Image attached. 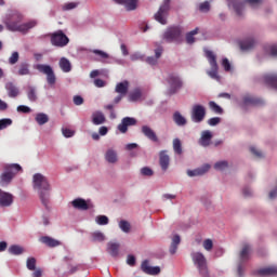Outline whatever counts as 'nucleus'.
Returning <instances> with one entry per match:
<instances>
[{
  "mask_svg": "<svg viewBox=\"0 0 277 277\" xmlns=\"http://www.w3.org/2000/svg\"><path fill=\"white\" fill-rule=\"evenodd\" d=\"M23 19L24 15L22 13L18 11H12L5 16L3 24L9 31H18L22 34H27L30 29L38 25V22L35 19L22 24Z\"/></svg>",
  "mask_w": 277,
  "mask_h": 277,
  "instance_id": "nucleus-1",
  "label": "nucleus"
},
{
  "mask_svg": "<svg viewBox=\"0 0 277 277\" xmlns=\"http://www.w3.org/2000/svg\"><path fill=\"white\" fill-rule=\"evenodd\" d=\"M34 189H37L41 205L49 209L51 185L47 176L36 173L32 176Z\"/></svg>",
  "mask_w": 277,
  "mask_h": 277,
  "instance_id": "nucleus-2",
  "label": "nucleus"
},
{
  "mask_svg": "<svg viewBox=\"0 0 277 277\" xmlns=\"http://www.w3.org/2000/svg\"><path fill=\"white\" fill-rule=\"evenodd\" d=\"M192 260L201 277H210L207 259L201 252L192 253Z\"/></svg>",
  "mask_w": 277,
  "mask_h": 277,
  "instance_id": "nucleus-3",
  "label": "nucleus"
},
{
  "mask_svg": "<svg viewBox=\"0 0 277 277\" xmlns=\"http://www.w3.org/2000/svg\"><path fill=\"white\" fill-rule=\"evenodd\" d=\"M183 29L179 26H170L166 29V31L162 35V39L166 42H176L182 43L183 42Z\"/></svg>",
  "mask_w": 277,
  "mask_h": 277,
  "instance_id": "nucleus-4",
  "label": "nucleus"
},
{
  "mask_svg": "<svg viewBox=\"0 0 277 277\" xmlns=\"http://www.w3.org/2000/svg\"><path fill=\"white\" fill-rule=\"evenodd\" d=\"M229 6H233L238 16H242L246 3H249L252 8H255L263 3L264 0H226Z\"/></svg>",
  "mask_w": 277,
  "mask_h": 277,
  "instance_id": "nucleus-5",
  "label": "nucleus"
},
{
  "mask_svg": "<svg viewBox=\"0 0 277 277\" xmlns=\"http://www.w3.org/2000/svg\"><path fill=\"white\" fill-rule=\"evenodd\" d=\"M206 57L210 64V71H208L207 74L209 75V77H211L212 79L215 80H220V76H219V65H217V58L216 55L212 52V51H205Z\"/></svg>",
  "mask_w": 277,
  "mask_h": 277,
  "instance_id": "nucleus-6",
  "label": "nucleus"
},
{
  "mask_svg": "<svg viewBox=\"0 0 277 277\" xmlns=\"http://www.w3.org/2000/svg\"><path fill=\"white\" fill-rule=\"evenodd\" d=\"M171 0H163V3L160 5L158 12L154 15L155 21L160 23L161 25H167V17L170 11Z\"/></svg>",
  "mask_w": 277,
  "mask_h": 277,
  "instance_id": "nucleus-7",
  "label": "nucleus"
},
{
  "mask_svg": "<svg viewBox=\"0 0 277 277\" xmlns=\"http://www.w3.org/2000/svg\"><path fill=\"white\" fill-rule=\"evenodd\" d=\"M166 81L169 84V94H175L180 89L183 88V81L176 74H169Z\"/></svg>",
  "mask_w": 277,
  "mask_h": 277,
  "instance_id": "nucleus-8",
  "label": "nucleus"
},
{
  "mask_svg": "<svg viewBox=\"0 0 277 277\" xmlns=\"http://www.w3.org/2000/svg\"><path fill=\"white\" fill-rule=\"evenodd\" d=\"M35 68L47 76V82L49 85H54L56 83V75L50 65L38 64Z\"/></svg>",
  "mask_w": 277,
  "mask_h": 277,
  "instance_id": "nucleus-9",
  "label": "nucleus"
},
{
  "mask_svg": "<svg viewBox=\"0 0 277 277\" xmlns=\"http://www.w3.org/2000/svg\"><path fill=\"white\" fill-rule=\"evenodd\" d=\"M207 116V109L203 105L196 104L192 108L190 119L196 123H200Z\"/></svg>",
  "mask_w": 277,
  "mask_h": 277,
  "instance_id": "nucleus-10",
  "label": "nucleus"
},
{
  "mask_svg": "<svg viewBox=\"0 0 277 277\" xmlns=\"http://www.w3.org/2000/svg\"><path fill=\"white\" fill-rule=\"evenodd\" d=\"M69 43V38L62 31L58 30L51 35V44L57 48H64Z\"/></svg>",
  "mask_w": 277,
  "mask_h": 277,
  "instance_id": "nucleus-11",
  "label": "nucleus"
},
{
  "mask_svg": "<svg viewBox=\"0 0 277 277\" xmlns=\"http://www.w3.org/2000/svg\"><path fill=\"white\" fill-rule=\"evenodd\" d=\"M71 207L78 211H88V209H93V203L90 200H84L82 198H76L71 201Z\"/></svg>",
  "mask_w": 277,
  "mask_h": 277,
  "instance_id": "nucleus-12",
  "label": "nucleus"
},
{
  "mask_svg": "<svg viewBox=\"0 0 277 277\" xmlns=\"http://www.w3.org/2000/svg\"><path fill=\"white\" fill-rule=\"evenodd\" d=\"M141 269L144 274L149 276H157L161 273V268L159 266H150L148 260L142 262Z\"/></svg>",
  "mask_w": 277,
  "mask_h": 277,
  "instance_id": "nucleus-13",
  "label": "nucleus"
},
{
  "mask_svg": "<svg viewBox=\"0 0 277 277\" xmlns=\"http://www.w3.org/2000/svg\"><path fill=\"white\" fill-rule=\"evenodd\" d=\"M137 123L135 118H131V117H124L121 122L118 124V130L121 133H127L128 132V128L135 126Z\"/></svg>",
  "mask_w": 277,
  "mask_h": 277,
  "instance_id": "nucleus-14",
  "label": "nucleus"
},
{
  "mask_svg": "<svg viewBox=\"0 0 277 277\" xmlns=\"http://www.w3.org/2000/svg\"><path fill=\"white\" fill-rule=\"evenodd\" d=\"M213 138V133L210 130H205L201 132V136L198 141L199 145L202 147H209Z\"/></svg>",
  "mask_w": 277,
  "mask_h": 277,
  "instance_id": "nucleus-15",
  "label": "nucleus"
},
{
  "mask_svg": "<svg viewBox=\"0 0 277 277\" xmlns=\"http://www.w3.org/2000/svg\"><path fill=\"white\" fill-rule=\"evenodd\" d=\"M4 89L11 98H16L21 94L19 88L13 82H6Z\"/></svg>",
  "mask_w": 277,
  "mask_h": 277,
  "instance_id": "nucleus-16",
  "label": "nucleus"
},
{
  "mask_svg": "<svg viewBox=\"0 0 277 277\" xmlns=\"http://www.w3.org/2000/svg\"><path fill=\"white\" fill-rule=\"evenodd\" d=\"M141 132L146 136L149 141L158 143L159 137L157 133L148 126H142Z\"/></svg>",
  "mask_w": 277,
  "mask_h": 277,
  "instance_id": "nucleus-17",
  "label": "nucleus"
},
{
  "mask_svg": "<svg viewBox=\"0 0 277 277\" xmlns=\"http://www.w3.org/2000/svg\"><path fill=\"white\" fill-rule=\"evenodd\" d=\"M39 241L48 248H58V246H62V241L54 239L50 236H42L39 238Z\"/></svg>",
  "mask_w": 277,
  "mask_h": 277,
  "instance_id": "nucleus-18",
  "label": "nucleus"
},
{
  "mask_svg": "<svg viewBox=\"0 0 277 277\" xmlns=\"http://www.w3.org/2000/svg\"><path fill=\"white\" fill-rule=\"evenodd\" d=\"M159 164L163 172H167L170 166V157L167 155V150H161L159 153Z\"/></svg>",
  "mask_w": 277,
  "mask_h": 277,
  "instance_id": "nucleus-19",
  "label": "nucleus"
},
{
  "mask_svg": "<svg viewBox=\"0 0 277 277\" xmlns=\"http://www.w3.org/2000/svg\"><path fill=\"white\" fill-rule=\"evenodd\" d=\"M251 254V246L248 243H245L242 246L241 251L239 252V263H246L250 260Z\"/></svg>",
  "mask_w": 277,
  "mask_h": 277,
  "instance_id": "nucleus-20",
  "label": "nucleus"
},
{
  "mask_svg": "<svg viewBox=\"0 0 277 277\" xmlns=\"http://www.w3.org/2000/svg\"><path fill=\"white\" fill-rule=\"evenodd\" d=\"M117 4H121L127 11H134L137 9L138 0H114Z\"/></svg>",
  "mask_w": 277,
  "mask_h": 277,
  "instance_id": "nucleus-21",
  "label": "nucleus"
},
{
  "mask_svg": "<svg viewBox=\"0 0 277 277\" xmlns=\"http://www.w3.org/2000/svg\"><path fill=\"white\" fill-rule=\"evenodd\" d=\"M3 170L10 173L11 176H16L18 172H23V168L18 163L4 164Z\"/></svg>",
  "mask_w": 277,
  "mask_h": 277,
  "instance_id": "nucleus-22",
  "label": "nucleus"
},
{
  "mask_svg": "<svg viewBox=\"0 0 277 277\" xmlns=\"http://www.w3.org/2000/svg\"><path fill=\"white\" fill-rule=\"evenodd\" d=\"M256 275L260 277L277 276V266H269L256 271Z\"/></svg>",
  "mask_w": 277,
  "mask_h": 277,
  "instance_id": "nucleus-23",
  "label": "nucleus"
},
{
  "mask_svg": "<svg viewBox=\"0 0 277 277\" xmlns=\"http://www.w3.org/2000/svg\"><path fill=\"white\" fill-rule=\"evenodd\" d=\"M13 195L10 193H1L0 207H11V205H13Z\"/></svg>",
  "mask_w": 277,
  "mask_h": 277,
  "instance_id": "nucleus-24",
  "label": "nucleus"
},
{
  "mask_svg": "<svg viewBox=\"0 0 277 277\" xmlns=\"http://www.w3.org/2000/svg\"><path fill=\"white\" fill-rule=\"evenodd\" d=\"M211 166L210 164H205L200 169H195V170H188L187 175L189 176H202V174H207L209 172Z\"/></svg>",
  "mask_w": 277,
  "mask_h": 277,
  "instance_id": "nucleus-25",
  "label": "nucleus"
},
{
  "mask_svg": "<svg viewBox=\"0 0 277 277\" xmlns=\"http://www.w3.org/2000/svg\"><path fill=\"white\" fill-rule=\"evenodd\" d=\"M120 245L117 242L107 243V252L111 258H118Z\"/></svg>",
  "mask_w": 277,
  "mask_h": 277,
  "instance_id": "nucleus-26",
  "label": "nucleus"
},
{
  "mask_svg": "<svg viewBox=\"0 0 277 277\" xmlns=\"http://www.w3.org/2000/svg\"><path fill=\"white\" fill-rule=\"evenodd\" d=\"M181 243V237L179 235H174L169 248V252L171 255H175Z\"/></svg>",
  "mask_w": 277,
  "mask_h": 277,
  "instance_id": "nucleus-27",
  "label": "nucleus"
},
{
  "mask_svg": "<svg viewBox=\"0 0 277 277\" xmlns=\"http://www.w3.org/2000/svg\"><path fill=\"white\" fill-rule=\"evenodd\" d=\"M243 104L259 106V105H263L264 101L259 97H253L251 95H247L243 97Z\"/></svg>",
  "mask_w": 277,
  "mask_h": 277,
  "instance_id": "nucleus-28",
  "label": "nucleus"
},
{
  "mask_svg": "<svg viewBox=\"0 0 277 277\" xmlns=\"http://www.w3.org/2000/svg\"><path fill=\"white\" fill-rule=\"evenodd\" d=\"M129 91V81H122L116 84L115 92L120 95H127Z\"/></svg>",
  "mask_w": 277,
  "mask_h": 277,
  "instance_id": "nucleus-29",
  "label": "nucleus"
},
{
  "mask_svg": "<svg viewBox=\"0 0 277 277\" xmlns=\"http://www.w3.org/2000/svg\"><path fill=\"white\" fill-rule=\"evenodd\" d=\"M264 81L267 85L277 90V75H275V74L265 75Z\"/></svg>",
  "mask_w": 277,
  "mask_h": 277,
  "instance_id": "nucleus-30",
  "label": "nucleus"
},
{
  "mask_svg": "<svg viewBox=\"0 0 277 277\" xmlns=\"http://www.w3.org/2000/svg\"><path fill=\"white\" fill-rule=\"evenodd\" d=\"M106 121V117L103 113L96 111L92 114V123L95 126H100Z\"/></svg>",
  "mask_w": 277,
  "mask_h": 277,
  "instance_id": "nucleus-31",
  "label": "nucleus"
},
{
  "mask_svg": "<svg viewBox=\"0 0 277 277\" xmlns=\"http://www.w3.org/2000/svg\"><path fill=\"white\" fill-rule=\"evenodd\" d=\"M162 52H163V48L162 47H159L155 50V57H147L146 58V62L149 64V65H156L158 63V58L161 57L162 55Z\"/></svg>",
  "mask_w": 277,
  "mask_h": 277,
  "instance_id": "nucleus-32",
  "label": "nucleus"
},
{
  "mask_svg": "<svg viewBox=\"0 0 277 277\" xmlns=\"http://www.w3.org/2000/svg\"><path fill=\"white\" fill-rule=\"evenodd\" d=\"M105 160L109 163H116L118 161V154L114 149H107L105 153Z\"/></svg>",
  "mask_w": 277,
  "mask_h": 277,
  "instance_id": "nucleus-33",
  "label": "nucleus"
},
{
  "mask_svg": "<svg viewBox=\"0 0 277 277\" xmlns=\"http://www.w3.org/2000/svg\"><path fill=\"white\" fill-rule=\"evenodd\" d=\"M14 177L6 170H3V172L0 174V185H10Z\"/></svg>",
  "mask_w": 277,
  "mask_h": 277,
  "instance_id": "nucleus-34",
  "label": "nucleus"
},
{
  "mask_svg": "<svg viewBox=\"0 0 277 277\" xmlns=\"http://www.w3.org/2000/svg\"><path fill=\"white\" fill-rule=\"evenodd\" d=\"M58 66L60 68L64 71V72H69L71 71V63L69 60L62 57L58 62Z\"/></svg>",
  "mask_w": 277,
  "mask_h": 277,
  "instance_id": "nucleus-35",
  "label": "nucleus"
},
{
  "mask_svg": "<svg viewBox=\"0 0 277 277\" xmlns=\"http://www.w3.org/2000/svg\"><path fill=\"white\" fill-rule=\"evenodd\" d=\"M256 44V41L254 39H246L242 42H240V49L243 51H249L253 49Z\"/></svg>",
  "mask_w": 277,
  "mask_h": 277,
  "instance_id": "nucleus-36",
  "label": "nucleus"
},
{
  "mask_svg": "<svg viewBox=\"0 0 277 277\" xmlns=\"http://www.w3.org/2000/svg\"><path fill=\"white\" fill-rule=\"evenodd\" d=\"M173 121H174L177 126H186V124H187L186 118H185L180 111H175V113L173 114Z\"/></svg>",
  "mask_w": 277,
  "mask_h": 277,
  "instance_id": "nucleus-37",
  "label": "nucleus"
},
{
  "mask_svg": "<svg viewBox=\"0 0 277 277\" xmlns=\"http://www.w3.org/2000/svg\"><path fill=\"white\" fill-rule=\"evenodd\" d=\"M17 75H18V76H27V75H30L29 64H28V63H21V64L18 65Z\"/></svg>",
  "mask_w": 277,
  "mask_h": 277,
  "instance_id": "nucleus-38",
  "label": "nucleus"
},
{
  "mask_svg": "<svg viewBox=\"0 0 277 277\" xmlns=\"http://www.w3.org/2000/svg\"><path fill=\"white\" fill-rule=\"evenodd\" d=\"M35 120L38 124L43 126L49 122V116L40 113L36 115Z\"/></svg>",
  "mask_w": 277,
  "mask_h": 277,
  "instance_id": "nucleus-39",
  "label": "nucleus"
},
{
  "mask_svg": "<svg viewBox=\"0 0 277 277\" xmlns=\"http://www.w3.org/2000/svg\"><path fill=\"white\" fill-rule=\"evenodd\" d=\"M142 97V91L140 89H135L133 90L130 94H129V101L130 102H136Z\"/></svg>",
  "mask_w": 277,
  "mask_h": 277,
  "instance_id": "nucleus-40",
  "label": "nucleus"
},
{
  "mask_svg": "<svg viewBox=\"0 0 277 277\" xmlns=\"http://www.w3.org/2000/svg\"><path fill=\"white\" fill-rule=\"evenodd\" d=\"M173 150H174V153H176L177 155H182V154H183L182 142H181L180 138H174V140H173Z\"/></svg>",
  "mask_w": 277,
  "mask_h": 277,
  "instance_id": "nucleus-41",
  "label": "nucleus"
},
{
  "mask_svg": "<svg viewBox=\"0 0 277 277\" xmlns=\"http://www.w3.org/2000/svg\"><path fill=\"white\" fill-rule=\"evenodd\" d=\"M9 252L12 255H21L24 252V249L17 245H12L11 247H9Z\"/></svg>",
  "mask_w": 277,
  "mask_h": 277,
  "instance_id": "nucleus-42",
  "label": "nucleus"
},
{
  "mask_svg": "<svg viewBox=\"0 0 277 277\" xmlns=\"http://www.w3.org/2000/svg\"><path fill=\"white\" fill-rule=\"evenodd\" d=\"M198 31H199V28H196L193 31L187 32L186 34V43H188V44L195 43V41H196L195 36L198 34Z\"/></svg>",
  "mask_w": 277,
  "mask_h": 277,
  "instance_id": "nucleus-43",
  "label": "nucleus"
},
{
  "mask_svg": "<svg viewBox=\"0 0 277 277\" xmlns=\"http://www.w3.org/2000/svg\"><path fill=\"white\" fill-rule=\"evenodd\" d=\"M36 265H37V260L35 258H28L26 261V268L29 272H35L36 271Z\"/></svg>",
  "mask_w": 277,
  "mask_h": 277,
  "instance_id": "nucleus-44",
  "label": "nucleus"
},
{
  "mask_svg": "<svg viewBox=\"0 0 277 277\" xmlns=\"http://www.w3.org/2000/svg\"><path fill=\"white\" fill-rule=\"evenodd\" d=\"M118 226L122 233H130L131 230V224L128 221L121 220Z\"/></svg>",
  "mask_w": 277,
  "mask_h": 277,
  "instance_id": "nucleus-45",
  "label": "nucleus"
},
{
  "mask_svg": "<svg viewBox=\"0 0 277 277\" xmlns=\"http://www.w3.org/2000/svg\"><path fill=\"white\" fill-rule=\"evenodd\" d=\"M95 222L98 226H106V224H109V219L106 215H97Z\"/></svg>",
  "mask_w": 277,
  "mask_h": 277,
  "instance_id": "nucleus-46",
  "label": "nucleus"
},
{
  "mask_svg": "<svg viewBox=\"0 0 277 277\" xmlns=\"http://www.w3.org/2000/svg\"><path fill=\"white\" fill-rule=\"evenodd\" d=\"M91 52L98 56V58H96V61L109 58V55L102 50H92Z\"/></svg>",
  "mask_w": 277,
  "mask_h": 277,
  "instance_id": "nucleus-47",
  "label": "nucleus"
},
{
  "mask_svg": "<svg viewBox=\"0 0 277 277\" xmlns=\"http://www.w3.org/2000/svg\"><path fill=\"white\" fill-rule=\"evenodd\" d=\"M27 97L30 102H36L37 101L38 97H37V93H36L35 88H32V87L28 88Z\"/></svg>",
  "mask_w": 277,
  "mask_h": 277,
  "instance_id": "nucleus-48",
  "label": "nucleus"
},
{
  "mask_svg": "<svg viewBox=\"0 0 277 277\" xmlns=\"http://www.w3.org/2000/svg\"><path fill=\"white\" fill-rule=\"evenodd\" d=\"M209 107L215 114H223V108L219 106L215 102H209Z\"/></svg>",
  "mask_w": 277,
  "mask_h": 277,
  "instance_id": "nucleus-49",
  "label": "nucleus"
},
{
  "mask_svg": "<svg viewBox=\"0 0 277 277\" xmlns=\"http://www.w3.org/2000/svg\"><path fill=\"white\" fill-rule=\"evenodd\" d=\"M226 168H228V161L226 160L219 161L214 164V170L223 171L226 170Z\"/></svg>",
  "mask_w": 277,
  "mask_h": 277,
  "instance_id": "nucleus-50",
  "label": "nucleus"
},
{
  "mask_svg": "<svg viewBox=\"0 0 277 277\" xmlns=\"http://www.w3.org/2000/svg\"><path fill=\"white\" fill-rule=\"evenodd\" d=\"M78 5H79L78 2H68V3L63 4L62 10L63 11H70V10L76 9Z\"/></svg>",
  "mask_w": 277,
  "mask_h": 277,
  "instance_id": "nucleus-51",
  "label": "nucleus"
},
{
  "mask_svg": "<svg viewBox=\"0 0 277 277\" xmlns=\"http://www.w3.org/2000/svg\"><path fill=\"white\" fill-rule=\"evenodd\" d=\"M12 119L9 118L0 119V131L6 129L9 126L12 124Z\"/></svg>",
  "mask_w": 277,
  "mask_h": 277,
  "instance_id": "nucleus-52",
  "label": "nucleus"
},
{
  "mask_svg": "<svg viewBox=\"0 0 277 277\" xmlns=\"http://www.w3.org/2000/svg\"><path fill=\"white\" fill-rule=\"evenodd\" d=\"M93 241H104L105 235L102 232H95L92 234Z\"/></svg>",
  "mask_w": 277,
  "mask_h": 277,
  "instance_id": "nucleus-53",
  "label": "nucleus"
},
{
  "mask_svg": "<svg viewBox=\"0 0 277 277\" xmlns=\"http://www.w3.org/2000/svg\"><path fill=\"white\" fill-rule=\"evenodd\" d=\"M142 176H154V171L149 167H144L141 169Z\"/></svg>",
  "mask_w": 277,
  "mask_h": 277,
  "instance_id": "nucleus-54",
  "label": "nucleus"
},
{
  "mask_svg": "<svg viewBox=\"0 0 277 277\" xmlns=\"http://www.w3.org/2000/svg\"><path fill=\"white\" fill-rule=\"evenodd\" d=\"M19 54L18 52H13L12 55L9 57V64L14 65L18 62Z\"/></svg>",
  "mask_w": 277,
  "mask_h": 277,
  "instance_id": "nucleus-55",
  "label": "nucleus"
},
{
  "mask_svg": "<svg viewBox=\"0 0 277 277\" xmlns=\"http://www.w3.org/2000/svg\"><path fill=\"white\" fill-rule=\"evenodd\" d=\"M211 9V4L209 1H205L203 3L199 4V11L201 12H209Z\"/></svg>",
  "mask_w": 277,
  "mask_h": 277,
  "instance_id": "nucleus-56",
  "label": "nucleus"
},
{
  "mask_svg": "<svg viewBox=\"0 0 277 277\" xmlns=\"http://www.w3.org/2000/svg\"><path fill=\"white\" fill-rule=\"evenodd\" d=\"M213 240L212 239H206L205 241H203V248L208 251V252H210V250H213Z\"/></svg>",
  "mask_w": 277,
  "mask_h": 277,
  "instance_id": "nucleus-57",
  "label": "nucleus"
},
{
  "mask_svg": "<svg viewBox=\"0 0 277 277\" xmlns=\"http://www.w3.org/2000/svg\"><path fill=\"white\" fill-rule=\"evenodd\" d=\"M222 66L224 67L225 71H230L232 70V64L228 58H223L222 60Z\"/></svg>",
  "mask_w": 277,
  "mask_h": 277,
  "instance_id": "nucleus-58",
  "label": "nucleus"
},
{
  "mask_svg": "<svg viewBox=\"0 0 277 277\" xmlns=\"http://www.w3.org/2000/svg\"><path fill=\"white\" fill-rule=\"evenodd\" d=\"M72 102H74V104H75L76 106H80V105H82V104L84 103V98L81 97V96H79V95H75V96L72 97Z\"/></svg>",
  "mask_w": 277,
  "mask_h": 277,
  "instance_id": "nucleus-59",
  "label": "nucleus"
},
{
  "mask_svg": "<svg viewBox=\"0 0 277 277\" xmlns=\"http://www.w3.org/2000/svg\"><path fill=\"white\" fill-rule=\"evenodd\" d=\"M62 134L65 137H72L75 135V131L66 128V129H62Z\"/></svg>",
  "mask_w": 277,
  "mask_h": 277,
  "instance_id": "nucleus-60",
  "label": "nucleus"
},
{
  "mask_svg": "<svg viewBox=\"0 0 277 277\" xmlns=\"http://www.w3.org/2000/svg\"><path fill=\"white\" fill-rule=\"evenodd\" d=\"M16 110H17L18 113H24V114H28V113L31 111L30 107L24 106V105L17 106Z\"/></svg>",
  "mask_w": 277,
  "mask_h": 277,
  "instance_id": "nucleus-61",
  "label": "nucleus"
},
{
  "mask_svg": "<svg viewBox=\"0 0 277 277\" xmlns=\"http://www.w3.org/2000/svg\"><path fill=\"white\" fill-rule=\"evenodd\" d=\"M127 264L131 267L135 266L136 264V259L134 255H128L127 258Z\"/></svg>",
  "mask_w": 277,
  "mask_h": 277,
  "instance_id": "nucleus-62",
  "label": "nucleus"
},
{
  "mask_svg": "<svg viewBox=\"0 0 277 277\" xmlns=\"http://www.w3.org/2000/svg\"><path fill=\"white\" fill-rule=\"evenodd\" d=\"M220 122H221V118H219V117H213L208 120V124L212 126V127L219 124Z\"/></svg>",
  "mask_w": 277,
  "mask_h": 277,
  "instance_id": "nucleus-63",
  "label": "nucleus"
},
{
  "mask_svg": "<svg viewBox=\"0 0 277 277\" xmlns=\"http://www.w3.org/2000/svg\"><path fill=\"white\" fill-rule=\"evenodd\" d=\"M268 49H269L271 55L277 56V44H272L269 45Z\"/></svg>",
  "mask_w": 277,
  "mask_h": 277,
  "instance_id": "nucleus-64",
  "label": "nucleus"
}]
</instances>
